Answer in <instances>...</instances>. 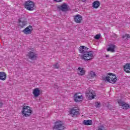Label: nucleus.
I'll list each match as a JSON object with an SVG mask.
<instances>
[{"instance_id":"nucleus-29","label":"nucleus","mask_w":130,"mask_h":130,"mask_svg":"<svg viewBox=\"0 0 130 130\" xmlns=\"http://www.w3.org/2000/svg\"><path fill=\"white\" fill-rule=\"evenodd\" d=\"M106 57H108V55H107L106 56Z\"/></svg>"},{"instance_id":"nucleus-3","label":"nucleus","mask_w":130,"mask_h":130,"mask_svg":"<svg viewBox=\"0 0 130 130\" xmlns=\"http://www.w3.org/2000/svg\"><path fill=\"white\" fill-rule=\"evenodd\" d=\"M30 50L26 55V57L30 60H36L38 57V54L35 53V50L33 48H29Z\"/></svg>"},{"instance_id":"nucleus-6","label":"nucleus","mask_w":130,"mask_h":130,"mask_svg":"<svg viewBox=\"0 0 130 130\" xmlns=\"http://www.w3.org/2000/svg\"><path fill=\"white\" fill-rule=\"evenodd\" d=\"M25 8L27 11H34L35 10V4L31 1L25 2Z\"/></svg>"},{"instance_id":"nucleus-22","label":"nucleus","mask_w":130,"mask_h":130,"mask_svg":"<svg viewBox=\"0 0 130 130\" xmlns=\"http://www.w3.org/2000/svg\"><path fill=\"white\" fill-rule=\"evenodd\" d=\"M83 124L84 125H92V120H84L83 121Z\"/></svg>"},{"instance_id":"nucleus-12","label":"nucleus","mask_w":130,"mask_h":130,"mask_svg":"<svg viewBox=\"0 0 130 130\" xmlns=\"http://www.w3.org/2000/svg\"><path fill=\"white\" fill-rule=\"evenodd\" d=\"M74 20L77 24H81L83 21V17L80 14H77L74 16Z\"/></svg>"},{"instance_id":"nucleus-17","label":"nucleus","mask_w":130,"mask_h":130,"mask_svg":"<svg viewBox=\"0 0 130 130\" xmlns=\"http://www.w3.org/2000/svg\"><path fill=\"white\" fill-rule=\"evenodd\" d=\"M123 71L126 74H130V63H127L123 66Z\"/></svg>"},{"instance_id":"nucleus-28","label":"nucleus","mask_w":130,"mask_h":130,"mask_svg":"<svg viewBox=\"0 0 130 130\" xmlns=\"http://www.w3.org/2000/svg\"><path fill=\"white\" fill-rule=\"evenodd\" d=\"M2 105H3V103H0V107H2Z\"/></svg>"},{"instance_id":"nucleus-4","label":"nucleus","mask_w":130,"mask_h":130,"mask_svg":"<svg viewBox=\"0 0 130 130\" xmlns=\"http://www.w3.org/2000/svg\"><path fill=\"white\" fill-rule=\"evenodd\" d=\"M53 130H64L66 129V125L63 121L58 120L54 122L53 126Z\"/></svg>"},{"instance_id":"nucleus-7","label":"nucleus","mask_w":130,"mask_h":130,"mask_svg":"<svg viewBox=\"0 0 130 130\" xmlns=\"http://www.w3.org/2000/svg\"><path fill=\"white\" fill-rule=\"evenodd\" d=\"M74 98L75 102L77 103L82 102V101L84 100V96H83V94H82V93H81L80 92L75 93L74 96Z\"/></svg>"},{"instance_id":"nucleus-8","label":"nucleus","mask_w":130,"mask_h":130,"mask_svg":"<svg viewBox=\"0 0 130 130\" xmlns=\"http://www.w3.org/2000/svg\"><path fill=\"white\" fill-rule=\"evenodd\" d=\"M27 24V18L25 17L20 18L18 20V26L20 28H24Z\"/></svg>"},{"instance_id":"nucleus-27","label":"nucleus","mask_w":130,"mask_h":130,"mask_svg":"<svg viewBox=\"0 0 130 130\" xmlns=\"http://www.w3.org/2000/svg\"><path fill=\"white\" fill-rule=\"evenodd\" d=\"M100 37H101V35L98 34V35H95V36L94 37V38L95 39H96L97 40H98L99 39H100Z\"/></svg>"},{"instance_id":"nucleus-13","label":"nucleus","mask_w":130,"mask_h":130,"mask_svg":"<svg viewBox=\"0 0 130 130\" xmlns=\"http://www.w3.org/2000/svg\"><path fill=\"white\" fill-rule=\"evenodd\" d=\"M80 110L77 108H73L70 111V114H72V117H74L75 115H78L79 114Z\"/></svg>"},{"instance_id":"nucleus-24","label":"nucleus","mask_w":130,"mask_h":130,"mask_svg":"<svg viewBox=\"0 0 130 130\" xmlns=\"http://www.w3.org/2000/svg\"><path fill=\"white\" fill-rule=\"evenodd\" d=\"M96 130H106V128L103 125H101L98 127V128Z\"/></svg>"},{"instance_id":"nucleus-5","label":"nucleus","mask_w":130,"mask_h":130,"mask_svg":"<svg viewBox=\"0 0 130 130\" xmlns=\"http://www.w3.org/2000/svg\"><path fill=\"white\" fill-rule=\"evenodd\" d=\"M108 75L109 76H107L106 77V81L110 83L111 84H114L117 81V78L115 74L112 73H109Z\"/></svg>"},{"instance_id":"nucleus-21","label":"nucleus","mask_w":130,"mask_h":130,"mask_svg":"<svg viewBox=\"0 0 130 130\" xmlns=\"http://www.w3.org/2000/svg\"><path fill=\"white\" fill-rule=\"evenodd\" d=\"M0 80L1 81H6L7 80V74L4 72H0Z\"/></svg>"},{"instance_id":"nucleus-16","label":"nucleus","mask_w":130,"mask_h":130,"mask_svg":"<svg viewBox=\"0 0 130 130\" xmlns=\"http://www.w3.org/2000/svg\"><path fill=\"white\" fill-rule=\"evenodd\" d=\"M77 74L79 75V76H84L86 74L85 68L79 67L77 69Z\"/></svg>"},{"instance_id":"nucleus-25","label":"nucleus","mask_w":130,"mask_h":130,"mask_svg":"<svg viewBox=\"0 0 130 130\" xmlns=\"http://www.w3.org/2000/svg\"><path fill=\"white\" fill-rule=\"evenodd\" d=\"M53 69H59V65L58 64V63H56L54 65H53Z\"/></svg>"},{"instance_id":"nucleus-15","label":"nucleus","mask_w":130,"mask_h":130,"mask_svg":"<svg viewBox=\"0 0 130 130\" xmlns=\"http://www.w3.org/2000/svg\"><path fill=\"white\" fill-rule=\"evenodd\" d=\"M97 77V74L94 72L90 71L88 72V74L87 76V79L91 80L92 79H94V78H96Z\"/></svg>"},{"instance_id":"nucleus-1","label":"nucleus","mask_w":130,"mask_h":130,"mask_svg":"<svg viewBox=\"0 0 130 130\" xmlns=\"http://www.w3.org/2000/svg\"><path fill=\"white\" fill-rule=\"evenodd\" d=\"M79 51L80 53H82L81 56L82 59L84 60H91L94 58V55H93L92 51H89V49L84 46H81L79 48Z\"/></svg>"},{"instance_id":"nucleus-2","label":"nucleus","mask_w":130,"mask_h":130,"mask_svg":"<svg viewBox=\"0 0 130 130\" xmlns=\"http://www.w3.org/2000/svg\"><path fill=\"white\" fill-rule=\"evenodd\" d=\"M33 111L32 108L28 106H23L21 110L22 115L24 117H29L32 114Z\"/></svg>"},{"instance_id":"nucleus-20","label":"nucleus","mask_w":130,"mask_h":130,"mask_svg":"<svg viewBox=\"0 0 130 130\" xmlns=\"http://www.w3.org/2000/svg\"><path fill=\"white\" fill-rule=\"evenodd\" d=\"M101 5V3H100L99 1L96 0L92 3V8H93V9H98Z\"/></svg>"},{"instance_id":"nucleus-23","label":"nucleus","mask_w":130,"mask_h":130,"mask_svg":"<svg viewBox=\"0 0 130 130\" xmlns=\"http://www.w3.org/2000/svg\"><path fill=\"white\" fill-rule=\"evenodd\" d=\"M129 38H130V36L128 34L125 35L122 37L123 39H124L126 41V40H128Z\"/></svg>"},{"instance_id":"nucleus-18","label":"nucleus","mask_w":130,"mask_h":130,"mask_svg":"<svg viewBox=\"0 0 130 130\" xmlns=\"http://www.w3.org/2000/svg\"><path fill=\"white\" fill-rule=\"evenodd\" d=\"M115 48H116V46L115 45L111 44L109 45V47L107 48V51H110L111 52H115Z\"/></svg>"},{"instance_id":"nucleus-26","label":"nucleus","mask_w":130,"mask_h":130,"mask_svg":"<svg viewBox=\"0 0 130 130\" xmlns=\"http://www.w3.org/2000/svg\"><path fill=\"white\" fill-rule=\"evenodd\" d=\"M100 106H101V104L99 102L95 103V107H96V108L100 107Z\"/></svg>"},{"instance_id":"nucleus-14","label":"nucleus","mask_w":130,"mask_h":130,"mask_svg":"<svg viewBox=\"0 0 130 130\" xmlns=\"http://www.w3.org/2000/svg\"><path fill=\"white\" fill-rule=\"evenodd\" d=\"M41 93V91L39 89V88H36L33 89L32 94L34 95V97H39Z\"/></svg>"},{"instance_id":"nucleus-10","label":"nucleus","mask_w":130,"mask_h":130,"mask_svg":"<svg viewBox=\"0 0 130 130\" xmlns=\"http://www.w3.org/2000/svg\"><path fill=\"white\" fill-rule=\"evenodd\" d=\"M32 31L33 27H32L31 25H29L22 30V32L25 35H30V34H32Z\"/></svg>"},{"instance_id":"nucleus-19","label":"nucleus","mask_w":130,"mask_h":130,"mask_svg":"<svg viewBox=\"0 0 130 130\" xmlns=\"http://www.w3.org/2000/svg\"><path fill=\"white\" fill-rule=\"evenodd\" d=\"M58 9H59L63 12H67L68 9V5H67V4L64 3L61 6H58Z\"/></svg>"},{"instance_id":"nucleus-11","label":"nucleus","mask_w":130,"mask_h":130,"mask_svg":"<svg viewBox=\"0 0 130 130\" xmlns=\"http://www.w3.org/2000/svg\"><path fill=\"white\" fill-rule=\"evenodd\" d=\"M118 103L120 106H122L121 108H122V109H128L130 107L129 104L125 103V102L122 101L121 100H119Z\"/></svg>"},{"instance_id":"nucleus-9","label":"nucleus","mask_w":130,"mask_h":130,"mask_svg":"<svg viewBox=\"0 0 130 130\" xmlns=\"http://www.w3.org/2000/svg\"><path fill=\"white\" fill-rule=\"evenodd\" d=\"M86 95L90 100H91V99H94V98L96 97L95 91L92 89H90V88L86 91Z\"/></svg>"}]
</instances>
